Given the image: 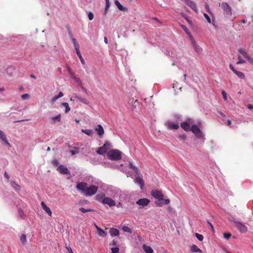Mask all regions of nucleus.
<instances>
[{"label":"nucleus","instance_id":"58","mask_svg":"<svg viewBox=\"0 0 253 253\" xmlns=\"http://www.w3.org/2000/svg\"><path fill=\"white\" fill-rule=\"evenodd\" d=\"M75 79L77 82H81V80L79 78L75 77Z\"/></svg>","mask_w":253,"mask_h":253},{"label":"nucleus","instance_id":"33","mask_svg":"<svg viewBox=\"0 0 253 253\" xmlns=\"http://www.w3.org/2000/svg\"><path fill=\"white\" fill-rule=\"evenodd\" d=\"M104 198H105V195L104 194H97L96 196V199L97 201H100L101 199H103Z\"/></svg>","mask_w":253,"mask_h":253},{"label":"nucleus","instance_id":"42","mask_svg":"<svg viewBox=\"0 0 253 253\" xmlns=\"http://www.w3.org/2000/svg\"><path fill=\"white\" fill-rule=\"evenodd\" d=\"M51 163L54 166H57L59 165V161L57 160H56V159L53 160L52 161Z\"/></svg>","mask_w":253,"mask_h":253},{"label":"nucleus","instance_id":"6","mask_svg":"<svg viewBox=\"0 0 253 253\" xmlns=\"http://www.w3.org/2000/svg\"><path fill=\"white\" fill-rule=\"evenodd\" d=\"M110 144L106 142L102 146L98 148L96 153L99 155H104L110 149Z\"/></svg>","mask_w":253,"mask_h":253},{"label":"nucleus","instance_id":"36","mask_svg":"<svg viewBox=\"0 0 253 253\" xmlns=\"http://www.w3.org/2000/svg\"><path fill=\"white\" fill-rule=\"evenodd\" d=\"M21 97L23 100L29 99L30 98V95L28 93L23 94Z\"/></svg>","mask_w":253,"mask_h":253},{"label":"nucleus","instance_id":"44","mask_svg":"<svg viewBox=\"0 0 253 253\" xmlns=\"http://www.w3.org/2000/svg\"><path fill=\"white\" fill-rule=\"evenodd\" d=\"M94 15L91 12H89L88 14V18L90 20H92L93 18Z\"/></svg>","mask_w":253,"mask_h":253},{"label":"nucleus","instance_id":"29","mask_svg":"<svg viewBox=\"0 0 253 253\" xmlns=\"http://www.w3.org/2000/svg\"><path fill=\"white\" fill-rule=\"evenodd\" d=\"M235 74L240 79H244L245 78V75L243 73L236 71L235 72Z\"/></svg>","mask_w":253,"mask_h":253},{"label":"nucleus","instance_id":"40","mask_svg":"<svg viewBox=\"0 0 253 253\" xmlns=\"http://www.w3.org/2000/svg\"><path fill=\"white\" fill-rule=\"evenodd\" d=\"M231 236V234L229 233H225L223 234V237L226 239H229Z\"/></svg>","mask_w":253,"mask_h":253},{"label":"nucleus","instance_id":"31","mask_svg":"<svg viewBox=\"0 0 253 253\" xmlns=\"http://www.w3.org/2000/svg\"><path fill=\"white\" fill-rule=\"evenodd\" d=\"M95 226L96 229L98 232V234L101 236L102 234H106V233L105 232L104 230L101 229L100 227H99L98 226H97L96 224H95Z\"/></svg>","mask_w":253,"mask_h":253},{"label":"nucleus","instance_id":"52","mask_svg":"<svg viewBox=\"0 0 253 253\" xmlns=\"http://www.w3.org/2000/svg\"><path fill=\"white\" fill-rule=\"evenodd\" d=\"M63 96V93L62 92H59L58 94L57 95V96L58 98H60Z\"/></svg>","mask_w":253,"mask_h":253},{"label":"nucleus","instance_id":"46","mask_svg":"<svg viewBox=\"0 0 253 253\" xmlns=\"http://www.w3.org/2000/svg\"><path fill=\"white\" fill-rule=\"evenodd\" d=\"M19 214H20L21 218H22V219H24V218H25L24 216L25 215H24V213L23 212V211L21 210H20L19 211Z\"/></svg>","mask_w":253,"mask_h":253},{"label":"nucleus","instance_id":"2","mask_svg":"<svg viewBox=\"0 0 253 253\" xmlns=\"http://www.w3.org/2000/svg\"><path fill=\"white\" fill-rule=\"evenodd\" d=\"M151 195L158 200L155 202V204L158 207H162L164 205H168L170 200L168 199H164V195L161 191L157 190H152L151 192Z\"/></svg>","mask_w":253,"mask_h":253},{"label":"nucleus","instance_id":"26","mask_svg":"<svg viewBox=\"0 0 253 253\" xmlns=\"http://www.w3.org/2000/svg\"><path fill=\"white\" fill-rule=\"evenodd\" d=\"M62 105L63 106L65 107V112L66 113H68L70 111V108L68 103L63 102V103H62Z\"/></svg>","mask_w":253,"mask_h":253},{"label":"nucleus","instance_id":"63","mask_svg":"<svg viewBox=\"0 0 253 253\" xmlns=\"http://www.w3.org/2000/svg\"><path fill=\"white\" fill-rule=\"evenodd\" d=\"M68 32L69 34L71 35V36H72L71 31L70 29L68 30Z\"/></svg>","mask_w":253,"mask_h":253},{"label":"nucleus","instance_id":"10","mask_svg":"<svg viewBox=\"0 0 253 253\" xmlns=\"http://www.w3.org/2000/svg\"><path fill=\"white\" fill-rule=\"evenodd\" d=\"M150 202V201L148 199L142 198L137 200L136 203V204L140 206L141 208H143L148 205Z\"/></svg>","mask_w":253,"mask_h":253},{"label":"nucleus","instance_id":"34","mask_svg":"<svg viewBox=\"0 0 253 253\" xmlns=\"http://www.w3.org/2000/svg\"><path fill=\"white\" fill-rule=\"evenodd\" d=\"M105 1H106V5H105V7L104 13H106L108 8H109V6H110V2H109V0H105Z\"/></svg>","mask_w":253,"mask_h":253},{"label":"nucleus","instance_id":"56","mask_svg":"<svg viewBox=\"0 0 253 253\" xmlns=\"http://www.w3.org/2000/svg\"><path fill=\"white\" fill-rule=\"evenodd\" d=\"M185 19L187 20V21L190 24L192 23V22L191 20H189V19L185 18Z\"/></svg>","mask_w":253,"mask_h":253},{"label":"nucleus","instance_id":"51","mask_svg":"<svg viewBox=\"0 0 253 253\" xmlns=\"http://www.w3.org/2000/svg\"><path fill=\"white\" fill-rule=\"evenodd\" d=\"M217 113H218V115H219V116H220L221 117H225V115L220 111H217Z\"/></svg>","mask_w":253,"mask_h":253},{"label":"nucleus","instance_id":"43","mask_svg":"<svg viewBox=\"0 0 253 253\" xmlns=\"http://www.w3.org/2000/svg\"><path fill=\"white\" fill-rule=\"evenodd\" d=\"M75 97L76 98L78 99V100H79L80 101H82V102L86 103V100L85 99L81 98V97H80L79 96H75Z\"/></svg>","mask_w":253,"mask_h":253},{"label":"nucleus","instance_id":"47","mask_svg":"<svg viewBox=\"0 0 253 253\" xmlns=\"http://www.w3.org/2000/svg\"><path fill=\"white\" fill-rule=\"evenodd\" d=\"M248 61L251 63L253 64V58L251 57L250 56L247 58Z\"/></svg>","mask_w":253,"mask_h":253},{"label":"nucleus","instance_id":"28","mask_svg":"<svg viewBox=\"0 0 253 253\" xmlns=\"http://www.w3.org/2000/svg\"><path fill=\"white\" fill-rule=\"evenodd\" d=\"M79 211H82L83 213H85L88 211H93L94 210L91 209H85L84 208L81 207L79 208Z\"/></svg>","mask_w":253,"mask_h":253},{"label":"nucleus","instance_id":"60","mask_svg":"<svg viewBox=\"0 0 253 253\" xmlns=\"http://www.w3.org/2000/svg\"><path fill=\"white\" fill-rule=\"evenodd\" d=\"M227 124L228 126H230L231 125V121L230 120H227Z\"/></svg>","mask_w":253,"mask_h":253},{"label":"nucleus","instance_id":"1","mask_svg":"<svg viewBox=\"0 0 253 253\" xmlns=\"http://www.w3.org/2000/svg\"><path fill=\"white\" fill-rule=\"evenodd\" d=\"M87 183L85 182H79L77 184L76 188L81 190L86 197L94 195L98 190V187L93 185L87 187Z\"/></svg>","mask_w":253,"mask_h":253},{"label":"nucleus","instance_id":"3","mask_svg":"<svg viewBox=\"0 0 253 253\" xmlns=\"http://www.w3.org/2000/svg\"><path fill=\"white\" fill-rule=\"evenodd\" d=\"M128 165L129 168L132 169L136 173L135 182L138 184L142 189L144 186V181L142 178V176L141 175H139L138 169L136 167L134 166L131 162H129Z\"/></svg>","mask_w":253,"mask_h":253},{"label":"nucleus","instance_id":"37","mask_svg":"<svg viewBox=\"0 0 253 253\" xmlns=\"http://www.w3.org/2000/svg\"><path fill=\"white\" fill-rule=\"evenodd\" d=\"M238 58L239 59V61L237 62V64H240L242 63H244L245 62V61L242 59L240 55L238 56Z\"/></svg>","mask_w":253,"mask_h":253},{"label":"nucleus","instance_id":"48","mask_svg":"<svg viewBox=\"0 0 253 253\" xmlns=\"http://www.w3.org/2000/svg\"><path fill=\"white\" fill-rule=\"evenodd\" d=\"M207 223H208V225L210 226V227H211V230L212 231H214V228H213V226L212 224H211V223L209 221H207Z\"/></svg>","mask_w":253,"mask_h":253},{"label":"nucleus","instance_id":"30","mask_svg":"<svg viewBox=\"0 0 253 253\" xmlns=\"http://www.w3.org/2000/svg\"><path fill=\"white\" fill-rule=\"evenodd\" d=\"M122 230H123V231H124L125 232H127L129 233H132V230L130 228H129L128 227H127L126 226H124L122 227Z\"/></svg>","mask_w":253,"mask_h":253},{"label":"nucleus","instance_id":"22","mask_svg":"<svg viewBox=\"0 0 253 253\" xmlns=\"http://www.w3.org/2000/svg\"><path fill=\"white\" fill-rule=\"evenodd\" d=\"M72 40L73 42L74 46L76 51V52H77V51H80V45L79 43L77 42L75 38H72Z\"/></svg>","mask_w":253,"mask_h":253},{"label":"nucleus","instance_id":"20","mask_svg":"<svg viewBox=\"0 0 253 253\" xmlns=\"http://www.w3.org/2000/svg\"><path fill=\"white\" fill-rule=\"evenodd\" d=\"M115 3L120 10L123 11L126 9V8L124 7L118 0H115Z\"/></svg>","mask_w":253,"mask_h":253},{"label":"nucleus","instance_id":"45","mask_svg":"<svg viewBox=\"0 0 253 253\" xmlns=\"http://www.w3.org/2000/svg\"><path fill=\"white\" fill-rule=\"evenodd\" d=\"M222 94L223 95V98L224 100H227V94H226V92L224 91H222Z\"/></svg>","mask_w":253,"mask_h":253},{"label":"nucleus","instance_id":"32","mask_svg":"<svg viewBox=\"0 0 253 253\" xmlns=\"http://www.w3.org/2000/svg\"><path fill=\"white\" fill-rule=\"evenodd\" d=\"M76 53H77V54L78 55V57H79L82 64L84 65L85 64V61H84V59H83L80 51H77V52Z\"/></svg>","mask_w":253,"mask_h":253},{"label":"nucleus","instance_id":"35","mask_svg":"<svg viewBox=\"0 0 253 253\" xmlns=\"http://www.w3.org/2000/svg\"><path fill=\"white\" fill-rule=\"evenodd\" d=\"M195 237L200 241H202L204 239V237L202 234L199 233H196L195 235Z\"/></svg>","mask_w":253,"mask_h":253},{"label":"nucleus","instance_id":"16","mask_svg":"<svg viewBox=\"0 0 253 253\" xmlns=\"http://www.w3.org/2000/svg\"><path fill=\"white\" fill-rule=\"evenodd\" d=\"M95 130L100 137H101L104 133V129L101 125H97V127Z\"/></svg>","mask_w":253,"mask_h":253},{"label":"nucleus","instance_id":"57","mask_svg":"<svg viewBox=\"0 0 253 253\" xmlns=\"http://www.w3.org/2000/svg\"><path fill=\"white\" fill-rule=\"evenodd\" d=\"M71 154L73 155L76 154V153H77L78 152H76V151H74V150H71Z\"/></svg>","mask_w":253,"mask_h":253},{"label":"nucleus","instance_id":"38","mask_svg":"<svg viewBox=\"0 0 253 253\" xmlns=\"http://www.w3.org/2000/svg\"><path fill=\"white\" fill-rule=\"evenodd\" d=\"M58 97L57 96V95H55L54 96H53L50 100V102L51 103V104H54V102L58 99Z\"/></svg>","mask_w":253,"mask_h":253},{"label":"nucleus","instance_id":"50","mask_svg":"<svg viewBox=\"0 0 253 253\" xmlns=\"http://www.w3.org/2000/svg\"><path fill=\"white\" fill-rule=\"evenodd\" d=\"M229 68L235 73V72H236L237 70H235L233 67V66L231 64L229 65Z\"/></svg>","mask_w":253,"mask_h":253},{"label":"nucleus","instance_id":"18","mask_svg":"<svg viewBox=\"0 0 253 253\" xmlns=\"http://www.w3.org/2000/svg\"><path fill=\"white\" fill-rule=\"evenodd\" d=\"M181 127L186 131H189L191 127H190V125L186 122H182L180 124Z\"/></svg>","mask_w":253,"mask_h":253},{"label":"nucleus","instance_id":"9","mask_svg":"<svg viewBox=\"0 0 253 253\" xmlns=\"http://www.w3.org/2000/svg\"><path fill=\"white\" fill-rule=\"evenodd\" d=\"M102 203L104 205H108L110 207L115 206L116 205L115 202L111 198L105 197L104 198L102 201Z\"/></svg>","mask_w":253,"mask_h":253},{"label":"nucleus","instance_id":"41","mask_svg":"<svg viewBox=\"0 0 253 253\" xmlns=\"http://www.w3.org/2000/svg\"><path fill=\"white\" fill-rule=\"evenodd\" d=\"M204 16L205 18L206 19L207 22L209 23H211V18H210L209 16L206 13H204Z\"/></svg>","mask_w":253,"mask_h":253},{"label":"nucleus","instance_id":"49","mask_svg":"<svg viewBox=\"0 0 253 253\" xmlns=\"http://www.w3.org/2000/svg\"><path fill=\"white\" fill-rule=\"evenodd\" d=\"M181 27L182 28V29L185 31V32L186 33H188V29L187 28V27L183 25H181Z\"/></svg>","mask_w":253,"mask_h":253},{"label":"nucleus","instance_id":"27","mask_svg":"<svg viewBox=\"0 0 253 253\" xmlns=\"http://www.w3.org/2000/svg\"><path fill=\"white\" fill-rule=\"evenodd\" d=\"M82 132H83V133L87 134V135L88 136H90L92 133V129H82L81 130Z\"/></svg>","mask_w":253,"mask_h":253},{"label":"nucleus","instance_id":"5","mask_svg":"<svg viewBox=\"0 0 253 253\" xmlns=\"http://www.w3.org/2000/svg\"><path fill=\"white\" fill-rule=\"evenodd\" d=\"M229 220L235 224V227L241 233H246L247 231V227L244 224L240 222L237 219L234 217H232L230 218Z\"/></svg>","mask_w":253,"mask_h":253},{"label":"nucleus","instance_id":"17","mask_svg":"<svg viewBox=\"0 0 253 253\" xmlns=\"http://www.w3.org/2000/svg\"><path fill=\"white\" fill-rule=\"evenodd\" d=\"M142 248L146 253H154L153 250L150 246L144 244L142 246Z\"/></svg>","mask_w":253,"mask_h":253},{"label":"nucleus","instance_id":"54","mask_svg":"<svg viewBox=\"0 0 253 253\" xmlns=\"http://www.w3.org/2000/svg\"><path fill=\"white\" fill-rule=\"evenodd\" d=\"M248 108L249 109H253V106L252 104H248Z\"/></svg>","mask_w":253,"mask_h":253},{"label":"nucleus","instance_id":"13","mask_svg":"<svg viewBox=\"0 0 253 253\" xmlns=\"http://www.w3.org/2000/svg\"><path fill=\"white\" fill-rule=\"evenodd\" d=\"M187 4L194 11H197L196 3L191 0H185Z\"/></svg>","mask_w":253,"mask_h":253},{"label":"nucleus","instance_id":"62","mask_svg":"<svg viewBox=\"0 0 253 253\" xmlns=\"http://www.w3.org/2000/svg\"><path fill=\"white\" fill-rule=\"evenodd\" d=\"M30 77H31V78H32L35 79H36V76H35L34 75H33V74L31 75H30Z\"/></svg>","mask_w":253,"mask_h":253},{"label":"nucleus","instance_id":"7","mask_svg":"<svg viewBox=\"0 0 253 253\" xmlns=\"http://www.w3.org/2000/svg\"><path fill=\"white\" fill-rule=\"evenodd\" d=\"M221 8L224 13L226 15L231 16L232 15V9L228 3L224 2L221 3Z\"/></svg>","mask_w":253,"mask_h":253},{"label":"nucleus","instance_id":"59","mask_svg":"<svg viewBox=\"0 0 253 253\" xmlns=\"http://www.w3.org/2000/svg\"><path fill=\"white\" fill-rule=\"evenodd\" d=\"M104 42L107 44L108 43V40H107V37H105L104 38Z\"/></svg>","mask_w":253,"mask_h":253},{"label":"nucleus","instance_id":"64","mask_svg":"<svg viewBox=\"0 0 253 253\" xmlns=\"http://www.w3.org/2000/svg\"><path fill=\"white\" fill-rule=\"evenodd\" d=\"M4 90V88L3 87L0 88V92L3 91Z\"/></svg>","mask_w":253,"mask_h":253},{"label":"nucleus","instance_id":"24","mask_svg":"<svg viewBox=\"0 0 253 253\" xmlns=\"http://www.w3.org/2000/svg\"><path fill=\"white\" fill-rule=\"evenodd\" d=\"M238 51L246 59L249 56L247 52L242 48H239Z\"/></svg>","mask_w":253,"mask_h":253},{"label":"nucleus","instance_id":"19","mask_svg":"<svg viewBox=\"0 0 253 253\" xmlns=\"http://www.w3.org/2000/svg\"><path fill=\"white\" fill-rule=\"evenodd\" d=\"M109 233L111 236H117L119 234V231L116 228H112L110 229Z\"/></svg>","mask_w":253,"mask_h":253},{"label":"nucleus","instance_id":"23","mask_svg":"<svg viewBox=\"0 0 253 253\" xmlns=\"http://www.w3.org/2000/svg\"><path fill=\"white\" fill-rule=\"evenodd\" d=\"M50 120L51 121L53 122V123H55L56 121L60 122L61 120V115L59 114L56 116L52 117L50 118Z\"/></svg>","mask_w":253,"mask_h":253},{"label":"nucleus","instance_id":"53","mask_svg":"<svg viewBox=\"0 0 253 253\" xmlns=\"http://www.w3.org/2000/svg\"><path fill=\"white\" fill-rule=\"evenodd\" d=\"M4 175L5 176V177L7 179H9V175L7 174V172H5L4 174Z\"/></svg>","mask_w":253,"mask_h":253},{"label":"nucleus","instance_id":"39","mask_svg":"<svg viewBox=\"0 0 253 253\" xmlns=\"http://www.w3.org/2000/svg\"><path fill=\"white\" fill-rule=\"evenodd\" d=\"M112 253H119V249L118 247L111 248Z\"/></svg>","mask_w":253,"mask_h":253},{"label":"nucleus","instance_id":"25","mask_svg":"<svg viewBox=\"0 0 253 253\" xmlns=\"http://www.w3.org/2000/svg\"><path fill=\"white\" fill-rule=\"evenodd\" d=\"M20 241L23 245H25L27 243V239L26 235L22 234L21 235L20 238Z\"/></svg>","mask_w":253,"mask_h":253},{"label":"nucleus","instance_id":"15","mask_svg":"<svg viewBox=\"0 0 253 253\" xmlns=\"http://www.w3.org/2000/svg\"><path fill=\"white\" fill-rule=\"evenodd\" d=\"M41 206L43 209V210L49 215L51 216L52 215V211L50 210V209L45 204L44 202H42L41 203Z\"/></svg>","mask_w":253,"mask_h":253},{"label":"nucleus","instance_id":"21","mask_svg":"<svg viewBox=\"0 0 253 253\" xmlns=\"http://www.w3.org/2000/svg\"><path fill=\"white\" fill-rule=\"evenodd\" d=\"M191 250L192 252L200 253L202 252V250L195 245H193L191 246Z\"/></svg>","mask_w":253,"mask_h":253},{"label":"nucleus","instance_id":"8","mask_svg":"<svg viewBox=\"0 0 253 253\" xmlns=\"http://www.w3.org/2000/svg\"><path fill=\"white\" fill-rule=\"evenodd\" d=\"M190 130L192 131L197 138H200L202 137V133L199 127L197 125H192Z\"/></svg>","mask_w":253,"mask_h":253},{"label":"nucleus","instance_id":"55","mask_svg":"<svg viewBox=\"0 0 253 253\" xmlns=\"http://www.w3.org/2000/svg\"><path fill=\"white\" fill-rule=\"evenodd\" d=\"M15 189H17L18 190L20 189V186L18 184L15 183Z\"/></svg>","mask_w":253,"mask_h":253},{"label":"nucleus","instance_id":"12","mask_svg":"<svg viewBox=\"0 0 253 253\" xmlns=\"http://www.w3.org/2000/svg\"><path fill=\"white\" fill-rule=\"evenodd\" d=\"M57 170L61 173L64 174H70V171L68 170V169L66 167H65V166H64L63 165H60L57 169Z\"/></svg>","mask_w":253,"mask_h":253},{"label":"nucleus","instance_id":"11","mask_svg":"<svg viewBox=\"0 0 253 253\" xmlns=\"http://www.w3.org/2000/svg\"><path fill=\"white\" fill-rule=\"evenodd\" d=\"M165 125L170 129H177L179 126L178 123H173L170 121L167 122Z\"/></svg>","mask_w":253,"mask_h":253},{"label":"nucleus","instance_id":"4","mask_svg":"<svg viewBox=\"0 0 253 253\" xmlns=\"http://www.w3.org/2000/svg\"><path fill=\"white\" fill-rule=\"evenodd\" d=\"M108 158L112 161H118L122 159V152L118 149H112L107 153Z\"/></svg>","mask_w":253,"mask_h":253},{"label":"nucleus","instance_id":"14","mask_svg":"<svg viewBox=\"0 0 253 253\" xmlns=\"http://www.w3.org/2000/svg\"><path fill=\"white\" fill-rule=\"evenodd\" d=\"M0 139L3 141L6 145L10 146V144L8 141L5 134L1 130H0Z\"/></svg>","mask_w":253,"mask_h":253},{"label":"nucleus","instance_id":"61","mask_svg":"<svg viewBox=\"0 0 253 253\" xmlns=\"http://www.w3.org/2000/svg\"><path fill=\"white\" fill-rule=\"evenodd\" d=\"M112 243L114 246L117 245V242L115 240H113Z\"/></svg>","mask_w":253,"mask_h":253}]
</instances>
